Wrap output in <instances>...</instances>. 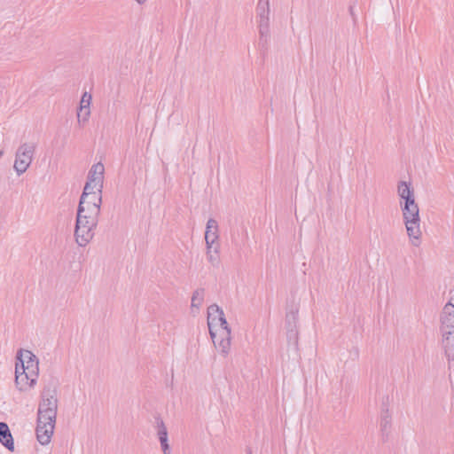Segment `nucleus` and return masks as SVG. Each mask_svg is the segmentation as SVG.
Masks as SVG:
<instances>
[{"label":"nucleus","instance_id":"nucleus-1","mask_svg":"<svg viewBox=\"0 0 454 454\" xmlns=\"http://www.w3.org/2000/svg\"><path fill=\"white\" fill-rule=\"evenodd\" d=\"M58 411V388L54 384L44 386L37 411L36 438L42 445L50 443L55 428Z\"/></svg>","mask_w":454,"mask_h":454},{"label":"nucleus","instance_id":"nucleus-2","mask_svg":"<svg viewBox=\"0 0 454 454\" xmlns=\"http://www.w3.org/2000/svg\"><path fill=\"white\" fill-rule=\"evenodd\" d=\"M84 203L79 201L76 222L74 227L75 241L80 247H85L93 239L94 229L97 227L99 219V214L90 215Z\"/></svg>","mask_w":454,"mask_h":454},{"label":"nucleus","instance_id":"nucleus-3","mask_svg":"<svg viewBox=\"0 0 454 454\" xmlns=\"http://www.w3.org/2000/svg\"><path fill=\"white\" fill-rule=\"evenodd\" d=\"M401 208L407 235L414 247L421 243V231L419 227V209L415 200H408V202H401Z\"/></svg>","mask_w":454,"mask_h":454},{"label":"nucleus","instance_id":"nucleus-4","mask_svg":"<svg viewBox=\"0 0 454 454\" xmlns=\"http://www.w3.org/2000/svg\"><path fill=\"white\" fill-rule=\"evenodd\" d=\"M207 325L214 344H216L215 327L219 326V332L220 330H231L223 310L217 304H212L207 308Z\"/></svg>","mask_w":454,"mask_h":454},{"label":"nucleus","instance_id":"nucleus-5","mask_svg":"<svg viewBox=\"0 0 454 454\" xmlns=\"http://www.w3.org/2000/svg\"><path fill=\"white\" fill-rule=\"evenodd\" d=\"M35 151L34 144L24 143L19 146L15 154L13 168L18 176H20L30 166Z\"/></svg>","mask_w":454,"mask_h":454},{"label":"nucleus","instance_id":"nucleus-6","mask_svg":"<svg viewBox=\"0 0 454 454\" xmlns=\"http://www.w3.org/2000/svg\"><path fill=\"white\" fill-rule=\"evenodd\" d=\"M440 329L444 334L454 333V305L451 302H448L443 307Z\"/></svg>","mask_w":454,"mask_h":454},{"label":"nucleus","instance_id":"nucleus-7","mask_svg":"<svg viewBox=\"0 0 454 454\" xmlns=\"http://www.w3.org/2000/svg\"><path fill=\"white\" fill-rule=\"evenodd\" d=\"M33 377L30 376L27 372H25V369L21 371L20 369L19 363H16V368H15V385L16 387L20 392H26L29 390L30 388L34 387L35 384L31 383V379Z\"/></svg>","mask_w":454,"mask_h":454},{"label":"nucleus","instance_id":"nucleus-8","mask_svg":"<svg viewBox=\"0 0 454 454\" xmlns=\"http://www.w3.org/2000/svg\"><path fill=\"white\" fill-rule=\"evenodd\" d=\"M299 309L300 305L299 302H296L294 300H292L286 307V329H298L297 323H298V314H299Z\"/></svg>","mask_w":454,"mask_h":454},{"label":"nucleus","instance_id":"nucleus-9","mask_svg":"<svg viewBox=\"0 0 454 454\" xmlns=\"http://www.w3.org/2000/svg\"><path fill=\"white\" fill-rule=\"evenodd\" d=\"M231 330H220L218 336L215 333L216 344H215V346L223 356H226L230 352L231 339Z\"/></svg>","mask_w":454,"mask_h":454},{"label":"nucleus","instance_id":"nucleus-10","mask_svg":"<svg viewBox=\"0 0 454 454\" xmlns=\"http://www.w3.org/2000/svg\"><path fill=\"white\" fill-rule=\"evenodd\" d=\"M392 419L389 410L387 405L383 404L381 414H380V432L382 435V441L387 442L391 431Z\"/></svg>","mask_w":454,"mask_h":454},{"label":"nucleus","instance_id":"nucleus-11","mask_svg":"<svg viewBox=\"0 0 454 454\" xmlns=\"http://www.w3.org/2000/svg\"><path fill=\"white\" fill-rule=\"evenodd\" d=\"M104 172L105 168L101 162L92 165L88 173L87 181L95 184V185H98V187L103 189Z\"/></svg>","mask_w":454,"mask_h":454},{"label":"nucleus","instance_id":"nucleus-12","mask_svg":"<svg viewBox=\"0 0 454 454\" xmlns=\"http://www.w3.org/2000/svg\"><path fill=\"white\" fill-rule=\"evenodd\" d=\"M157 427H158V438L160 443V447L162 450L163 454H171V449L168 444V430L167 427L163 422V420L160 418L156 419Z\"/></svg>","mask_w":454,"mask_h":454},{"label":"nucleus","instance_id":"nucleus-13","mask_svg":"<svg viewBox=\"0 0 454 454\" xmlns=\"http://www.w3.org/2000/svg\"><path fill=\"white\" fill-rule=\"evenodd\" d=\"M218 223L216 220L209 218L205 231V240L207 246L215 245L218 239Z\"/></svg>","mask_w":454,"mask_h":454},{"label":"nucleus","instance_id":"nucleus-14","mask_svg":"<svg viewBox=\"0 0 454 454\" xmlns=\"http://www.w3.org/2000/svg\"><path fill=\"white\" fill-rule=\"evenodd\" d=\"M0 442L9 451H14V440L11 433V430L5 422H0Z\"/></svg>","mask_w":454,"mask_h":454},{"label":"nucleus","instance_id":"nucleus-15","mask_svg":"<svg viewBox=\"0 0 454 454\" xmlns=\"http://www.w3.org/2000/svg\"><path fill=\"white\" fill-rule=\"evenodd\" d=\"M257 12L260 17L259 28L267 27L269 26V1L265 0L263 3V0H259Z\"/></svg>","mask_w":454,"mask_h":454},{"label":"nucleus","instance_id":"nucleus-16","mask_svg":"<svg viewBox=\"0 0 454 454\" xmlns=\"http://www.w3.org/2000/svg\"><path fill=\"white\" fill-rule=\"evenodd\" d=\"M442 334V346L444 348L445 356L447 359L454 360V333Z\"/></svg>","mask_w":454,"mask_h":454},{"label":"nucleus","instance_id":"nucleus-17","mask_svg":"<svg viewBox=\"0 0 454 454\" xmlns=\"http://www.w3.org/2000/svg\"><path fill=\"white\" fill-rule=\"evenodd\" d=\"M219 244L207 246V258L209 263L213 267H219L220 256H219Z\"/></svg>","mask_w":454,"mask_h":454},{"label":"nucleus","instance_id":"nucleus-18","mask_svg":"<svg viewBox=\"0 0 454 454\" xmlns=\"http://www.w3.org/2000/svg\"><path fill=\"white\" fill-rule=\"evenodd\" d=\"M397 192L400 198L404 200L403 202H408V200H415L413 189L406 182L401 181L398 184Z\"/></svg>","mask_w":454,"mask_h":454},{"label":"nucleus","instance_id":"nucleus-19","mask_svg":"<svg viewBox=\"0 0 454 454\" xmlns=\"http://www.w3.org/2000/svg\"><path fill=\"white\" fill-rule=\"evenodd\" d=\"M38 359L36 360H31L27 361V364H25L24 365H20V369L23 371L25 369V372H27L30 376L33 378L31 379L32 384H36L39 368H38Z\"/></svg>","mask_w":454,"mask_h":454},{"label":"nucleus","instance_id":"nucleus-20","mask_svg":"<svg viewBox=\"0 0 454 454\" xmlns=\"http://www.w3.org/2000/svg\"><path fill=\"white\" fill-rule=\"evenodd\" d=\"M286 339L288 348H292L294 351H298V340H299V332L298 329H289L286 330Z\"/></svg>","mask_w":454,"mask_h":454},{"label":"nucleus","instance_id":"nucleus-21","mask_svg":"<svg viewBox=\"0 0 454 454\" xmlns=\"http://www.w3.org/2000/svg\"><path fill=\"white\" fill-rule=\"evenodd\" d=\"M204 294L205 289L204 288H198L195 290L192 296V309L197 308L199 309L200 306L202 304L204 301Z\"/></svg>","mask_w":454,"mask_h":454},{"label":"nucleus","instance_id":"nucleus-22","mask_svg":"<svg viewBox=\"0 0 454 454\" xmlns=\"http://www.w3.org/2000/svg\"><path fill=\"white\" fill-rule=\"evenodd\" d=\"M37 357L29 350L20 349L17 354V363H20V365L27 364V361L36 360Z\"/></svg>","mask_w":454,"mask_h":454},{"label":"nucleus","instance_id":"nucleus-23","mask_svg":"<svg viewBox=\"0 0 454 454\" xmlns=\"http://www.w3.org/2000/svg\"><path fill=\"white\" fill-rule=\"evenodd\" d=\"M97 191L98 185H95V184L87 181L84 185L83 192L81 195L80 201H82V203H84V200L85 199H87L88 195L90 193H96Z\"/></svg>","mask_w":454,"mask_h":454},{"label":"nucleus","instance_id":"nucleus-24","mask_svg":"<svg viewBox=\"0 0 454 454\" xmlns=\"http://www.w3.org/2000/svg\"><path fill=\"white\" fill-rule=\"evenodd\" d=\"M101 204L102 203H96L92 201H89L87 199L84 200V208L89 211V213L92 215L95 214H99L101 211Z\"/></svg>","mask_w":454,"mask_h":454},{"label":"nucleus","instance_id":"nucleus-25","mask_svg":"<svg viewBox=\"0 0 454 454\" xmlns=\"http://www.w3.org/2000/svg\"><path fill=\"white\" fill-rule=\"evenodd\" d=\"M90 115V107H87V105H83L79 107V111L77 112V119L78 121H87Z\"/></svg>","mask_w":454,"mask_h":454},{"label":"nucleus","instance_id":"nucleus-26","mask_svg":"<svg viewBox=\"0 0 454 454\" xmlns=\"http://www.w3.org/2000/svg\"><path fill=\"white\" fill-rule=\"evenodd\" d=\"M87 200L89 201L102 203V189L98 187L96 193H90L88 195Z\"/></svg>","mask_w":454,"mask_h":454},{"label":"nucleus","instance_id":"nucleus-27","mask_svg":"<svg viewBox=\"0 0 454 454\" xmlns=\"http://www.w3.org/2000/svg\"><path fill=\"white\" fill-rule=\"evenodd\" d=\"M270 30H260V42L259 43L262 46V47H265L266 44H267V40H268V37L270 36Z\"/></svg>","mask_w":454,"mask_h":454},{"label":"nucleus","instance_id":"nucleus-28","mask_svg":"<svg viewBox=\"0 0 454 454\" xmlns=\"http://www.w3.org/2000/svg\"><path fill=\"white\" fill-rule=\"evenodd\" d=\"M91 95L88 92H84L82 96L80 106L83 105H87V107H90V102H91Z\"/></svg>","mask_w":454,"mask_h":454},{"label":"nucleus","instance_id":"nucleus-29","mask_svg":"<svg viewBox=\"0 0 454 454\" xmlns=\"http://www.w3.org/2000/svg\"><path fill=\"white\" fill-rule=\"evenodd\" d=\"M138 4H144L146 0H136Z\"/></svg>","mask_w":454,"mask_h":454},{"label":"nucleus","instance_id":"nucleus-30","mask_svg":"<svg viewBox=\"0 0 454 454\" xmlns=\"http://www.w3.org/2000/svg\"><path fill=\"white\" fill-rule=\"evenodd\" d=\"M247 454H252V450L249 448L247 450Z\"/></svg>","mask_w":454,"mask_h":454},{"label":"nucleus","instance_id":"nucleus-31","mask_svg":"<svg viewBox=\"0 0 454 454\" xmlns=\"http://www.w3.org/2000/svg\"><path fill=\"white\" fill-rule=\"evenodd\" d=\"M3 155H4V151H3V150H1V151H0V158H1Z\"/></svg>","mask_w":454,"mask_h":454},{"label":"nucleus","instance_id":"nucleus-32","mask_svg":"<svg viewBox=\"0 0 454 454\" xmlns=\"http://www.w3.org/2000/svg\"><path fill=\"white\" fill-rule=\"evenodd\" d=\"M349 11H350L351 13L353 12V7L352 6L349 8Z\"/></svg>","mask_w":454,"mask_h":454}]
</instances>
